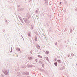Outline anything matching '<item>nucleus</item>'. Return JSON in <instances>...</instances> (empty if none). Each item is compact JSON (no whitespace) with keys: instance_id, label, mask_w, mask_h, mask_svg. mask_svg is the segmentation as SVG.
<instances>
[{"instance_id":"1","label":"nucleus","mask_w":77,"mask_h":77,"mask_svg":"<svg viewBox=\"0 0 77 77\" xmlns=\"http://www.w3.org/2000/svg\"><path fill=\"white\" fill-rule=\"evenodd\" d=\"M29 72H25L23 73V75H29Z\"/></svg>"},{"instance_id":"2","label":"nucleus","mask_w":77,"mask_h":77,"mask_svg":"<svg viewBox=\"0 0 77 77\" xmlns=\"http://www.w3.org/2000/svg\"><path fill=\"white\" fill-rule=\"evenodd\" d=\"M37 48L38 49H40V46H39V45H37Z\"/></svg>"},{"instance_id":"3","label":"nucleus","mask_w":77,"mask_h":77,"mask_svg":"<svg viewBox=\"0 0 77 77\" xmlns=\"http://www.w3.org/2000/svg\"><path fill=\"white\" fill-rule=\"evenodd\" d=\"M4 74H5V75H7L8 74V72L7 71H4Z\"/></svg>"},{"instance_id":"4","label":"nucleus","mask_w":77,"mask_h":77,"mask_svg":"<svg viewBox=\"0 0 77 77\" xmlns=\"http://www.w3.org/2000/svg\"><path fill=\"white\" fill-rule=\"evenodd\" d=\"M57 62H59V63H62V61L60 60H57Z\"/></svg>"},{"instance_id":"5","label":"nucleus","mask_w":77,"mask_h":77,"mask_svg":"<svg viewBox=\"0 0 77 77\" xmlns=\"http://www.w3.org/2000/svg\"><path fill=\"white\" fill-rule=\"evenodd\" d=\"M38 39L37 38V37H35V41H37Z\"/></svg>"},{"instance_id":"6","label":"nucleus","mask_w":77,"mask_h":77,"mask_svg":"<svg viewBox=\"0 0 77 77\" xmlns=\"http://www.w3.org/2000/svg\"><path fill=\"white\" fill-rule=\"evenodd\" d=\"M48 53H49V52H48V51H47L46 52V54H48Z\"/></svg>"},{"instance_id":"7","label":"nucleus","mask_w":77,"mask_h":77,"mask_svg":"<svg viewBox=\"0 0 77 77\" xmlns=\"http://www.w3.org/2000/svg\"><path fill=\"white\" fill-rule=\"evenodd\" d=\"M32 57H29V59L30 60H31V59H32Z\"/></svg>"},{"instance_id":"8","label":"nucleus","mask_w":77,"mask_h":77,"mask_svg":"<svg viewBox=\"0 0 77 77\" xmlns=\"http://www.w3.org/2000/svg\"><path fill=\"white\" fill-rule=\"evenodd\" d=\"M54 64H55V65H56V66H57V62L55 63Z\"/></svg>"},{"instance_id":"9","label":"nucleus","mask_w":77,"mask_h":77,"mask_svg":"<svg viewBox=\"0 0 77 77\" xmlns=\"http://www.w3.org/2000/svg\"><path fill=\"white\" fill-rule=\"evenodd\" d=\"M38 57H40V58H42V56H40V55H38Z\"/></svg>"},{"instance_id":"10","label":"nucleus","mask_w":77,"mask_h":77,"mask_svg":"<svg viewBox=\"0 0 77 77\" xmlns=\"http://www.w3.org/2000/svg\"><path fill=\"white\" fill-rule=\"evenodd\" d=\"M28 36H30V34H28Z\"/></svg>"},{"instance_id":"11","label":"nucleus","mask_w":77,"mask_h":77,"mask_svg":"<svg viewBox=\"0 0 77 77\" xmlns=\"http://www.w3.org/2000/svg\"><path fill=\"white\" fill-rule=\"evenodd\" d=\"M61 3H62L61 2H60V4H61Z\"/></svg>"},{"instance_id":"12","label":"nucleus","mask_w":77,"mask_h":77,"mask_svg":"<svg viewBox=\"0 0 77 77\" xmlns=\"http://www.w3.org/2000/svg\"><path fill=\"white\" fill-rule=\"evenodd\" d=\"M55 60L56 61V59H55Z\"/></svg>"},{"instance_id":"13","label":"nucleus","mask_w":77,"mask_h":77,"mask_svg":"<svg viewBox=\"0 0 77 77\" xmlns=\"http://www.w3.org/2000/svg\"><path fill=\"white\" fill-rule=\"evenodd\" d=\"M37 61V59L36 60V61Z\"/></svg>"}]
</instances>
